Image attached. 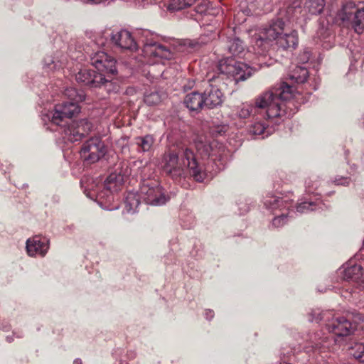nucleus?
Here are the masks:
<instances>
[{
  "instance_id": "f257e3e1",
  "label": "nucleus",
  "mask_w": 364,
  "mask_h": 364,
  "mask_svg": "<svg viewBox=\"0 0 364 364\" xmlns=\"http://www.w3.org/2000/svg\"><path fill=\"white\" fill-rule=\"evenodd\" d=\"M196 154L189 148L183 149L181 160L178 154L169 151L163 155V170L177 180L185 176L186 168L197 182H203L207 173H216L227 163L229 151L217 141L211 142L201 139L195 141Z\"/></svg>"
},
{
  "instance_id": "f03ea898",
  "label": "nucleus",
  "mask_w": 364,
  "mask_h": 364,
  "mask_svg": "<svg viewBox=\"0 0 364 364\" xmlns=\"http://www.w3.org/2000/svg\"><path fill=\"white\" fill-rule=\"evenodd\" d=\"M292 97L291 87L283 82L279 87L272 89L257 97L255 107L266 109L269 119L284 116L289 117L293 114L290 108V105H293L290 101Z\"/></svg>"
},
{
  "instance_id": "7ed1b4c3",
  "label": "nucleus",
  "mask_w": 364,
  "mask_h": 364,
  "mask_svg": "<svg viewBox=\"0 0 364 364\" xmlns=\"http://www.w3.org/2000/svg\"><path fill=\"white\" fill-rule=\"evenodd\" d=\"M329 333L322 336L321 333H316L312 338V348L320 351L330 350L336 344V337H344L350 335L354 328L352 323L345 317L333 318L326 324Z\"/></svg>"
},
{
  "instance_id": "20e7f679",
  "label": "nucleus",
  "mask_w": 364,
  "mask_h": 364,
  "mask_svg": "<svg viewBox=\"0 0 364 364\" xmlns=\"http://www.w3.org/2000/svg\"><path fill=\"white\" fill-rule=\"evenodd\" d=\"M284 21L279 18L272 19L268 25L251 37V43L255 54L264 58L273 41H276L284 32Z\"/></svg>"
},
{
  "instance_id": "39448f33",
  "label": "nucleus",
  "mask_w": 364,
  "mask_h": 364,
  "mask_svg": "<svg viewBox=\"0 0 364 364\" xmlns=\"http://www.w3.org/2000/svg\"><path fill=\"white\" fill-rule=\"evenodd\" d=\"M218 69L219 75L213 76L209 81H220L223 75L232 76L235 80H245L252 75V68L242 62H237L232 58L223 59L219 62Z\"/></svg>"
},
{
  "instance_id": "423d86ee",
  "label": "nucleus",
  "mask_w": 364,
  "mask_h": 364,
  "mask_svg": "<svg viewBox=\"0 0 364 364\" xmlns=\"http://www.w3.org/2000/svg\"><path fill=\"white\" fill-rule=\"evenodd\" d=\"M139 197L146 204L152 205H164L168 200L162 187L156 180L143 181L139 190Z\"/></svg>"
},
{
  "instance_id": "0eeeda50",
  "label": "nucleus",
  "mask_w": 364,
  "mask_h": 364,
  "mask_svg": "<svg viewBox=\"0 0 364 364\" xmlns=\"http://www.w3.org/2000/svg\"><path fill=\"white\" fill-rule=\"evenodd\" d=\"M80 112V107L75 102H66L55 106L51 122L63 129L69 124L71 118Z\"/></svg>"
},
{
  "instance_id": "6e6552de",
  "label": "nucleus",
  "mask_w": 364,
  "mask_h": 364,
  "mask_svg": "<svg viewBox=\"0 0 364 364\" xmlns=\"http://www.w3.org/2000/svg\"><path fill=\"white\" fill-rule=\"evenodd\" d=\"M107 152L106 146L100 137H92L81 148L80 156L89 163L98 161Z\"/></svg>"
},
{
  "instance_id": "1a4fd4ad",
  "label": "nucleus",
  "mask_w": 364,
  "mask_h": 364,
  "mask_svg": "<svg viewBox=\"0 0 364 364\" xmlns=\"http://www.w3.org/2000/svg\"><path fill=\"white\" fill-rule=\"evenodd\" d=\"M90 63L99 72L104 74L107 78L109 75L117 73L115 59L104 51H97L90 55Z\"/></svg>"
},
{
  "instance_id": "9d476101",
  "label": "nucleus",
  "mask_w": 364,
  "mask_h": 364,
  "mask_svg": "<svg viewBox=\"0 0 364 364\" xmlns=\"http://www.w3.org/2000/svg\"><path fill=\"white\" fill-rule=\"evenodd\" d=\"M92 129V123L86 119L72 121L63 128V132L68 140L75 142L81 140Z\"/></svg>"
},
{
  "instance_id": "9b49d317",
  "label": "nucleus",
  "mask_w": 364,
  "mask_h": 364,
  "mask_svg": "<svg viewBox=\"0 0 364 364\" xmlns=\"http://www.w3.org/2000/svg\"><path fill=\"white\" fill-rule=\"evenodd\" d=\"M76 80L90 87H100L109 83L111 80L102 73H97L95 70L83 68L75 75Z\"/></svg>"
},
{
  "instance_id": "f8f14e48",
  "label": "nucleus",
  "mask_w": 364,
  "mask_h": 364,
  "mask_svg": "<svg viewBox=\"0 0 364 364\" xmlns=\"http://www.w3.org/2000/svg\"><path fill=\"white\" fill-rule=\"evenodd\" d=\"M340 18L343 21H350L357 33H362L364 31V8L357 9L354 13L348 11L346 8H343Z\"/></svg>"
},
{
  "instance_id": "ddd939ff",
  "label": "nucleus",
  "mask_w": 364,
  "mask_h": 364,
  "mask_svg": "<svg viewBox=\"0 0 364 364\" xmlns=\"http://www.w3.org/2000/svg\"><path fill=\"white\" fill-rule=\"evenodd\" d=\"M212 81L208 80L209 87L206 88L203 95L204 106L213 109L223 102V95L220 90L218 87L217 85L210 83ZM214 82H219L220 81H213Z\"/></svg>"
},
{
  "instance_id": "4468645a",
  "label": "nucleus",
  "mask_w": 364,
  "mask_h": 364,
  "mask_svg": "<svg viewBox=\"0 0 364 364\" xmlns=\"http://www.w3.org/2000/svg\"><path fill=\"white\" fill-rule=\"evenodd\" d=\"M111 41L114 46L121 50H134L136 49V43L134 40L131 33L126 30H121L112 33Z\"/></svg>"
},
{
  "instance_id": "2eb2a0df",
  "label": "nucleus",
  "mask_w": 364,
  "mask_h": 364,
  "mask_svg": "<svg viewBox=\"0 0 364 364\" xmlns=\"http://www.w3.org/2000/svg\"><path fill=\"white\" fill-rule=\"evenodd\" d=\"M143 52L147 57L159 58L161 59L169 60L173 57V51L156 42L146 43L144 46Z\"/></svg>"
},
{
  "instance_id": "dca6fc26",
  "label": "nucleus",
  "mask_w": 364,
  "mask_h": 364,
  "mask_svg": "<svg viewBox=\"0 0 364 364\" xmlns=\"http://www.w3.org/2000/svg\"><path fill=\"white\" fill-rule=\"evenodd\" d=\"M49 248L48 240L46 237L35 236L26 242V250L30 256L43 257Z\"/></svg>"
},
{
  "instance_id": "f3484780",
  "label": "nucleus",
  "mask_w": 364,
  "mask_h": 364,
  "mask_svg": "<svg viewBox=\"0 0 364 364\" xmlns=\"http://www.w3.org/2000/svg\"><path fill=\"white\" fill-rule=\"evenodd\" d=\"M344 278L364 288V270L360 265L355 264L346 268Z\"/></svg>"
},
{
  "instance_id": "a211bd4d",
  "label": "nucleus",
  "mask_w": 364,
  "mask_h": 364,
  "mask_svg": "<svg viewBox=\"0 0 364 364\" xmlns=\"http://www.w3.org/2000/svg\"><path fill=\"white\" fill-rule=\"evenodd\" d=\"M275 44L278 48L284 50L289 48H295L298 44V36L296 31H292L290 33H284L279 36L275 41Z\"/></svg>"
},
{
  "instance_id": "6ab92c4d",
  "label": "nucleus",
  "mask_w": 364,
  "mask_h": 364,
  "mask_svg": "<svg viewBox=\"0 0 364 364\" xmlns=\"http://www.w3.org/2000/svg\"><path fill=\"white\" fill-rule=\"evenodd\" d=\"M186 107L192 112H199L204 106L203 95L197 92L188 94L184 99Z\"/></svg>"
},
{
  "instance_id": "aec40b11",
  "label": "nucleus",
  "mask_w": 364,
  "mask_h": 364,
  "mask_svg": "<svg viewBox=\"0 0 364 364\" xmlns=\"http://www.w3.org/2000/svg\"><path fill=\"white\" fill-rule=\"evenodd\" d=\"M123 181V176L121 173L118 175L116 173H111L108 176L104 182L103 187L109 193L117 192Z\"/></svg>"
},
{
  "instance_id": "412c9836",
  "label": "nucleus",
  "mask_w": 364,
  "mask_h": 364,
  "mask_svg": "<svg viewBox=\"0 0 364 364\" xmlns=\"http://www.w3.org/2000/svg\"><path fill=\"white\" fill-rule=\"evenodd\" d=\"M154 143V139L150 134L135 138V144L139 148V151L146 152L150 151Z\"/></svg>"
},
{
  "instance_id": "4be33fe9",
  "label": "nucleus",
  "mask_w": 364,
  "mask_h": 364,
  "mask_svg": "<svg viewBox=\"0 0 364 364\" xmlns=\"http://www.w3.org/2000/svg\"><path fill=\"white\" fill-rule=\"evenodd\" d=\"M289 78L296 83H304L309 76L307 69L302 66H296L289 75Z\"/></svg>"
},
{
  "instance_id": "5701e85b",
  "label": "nucleus",
  "mask_w": 364,
  "mask_h": 364,
  "mask_svg": "<svg viewBox=\"0 0 364 364\" xmlns=\"http://www.w3.org/2000/svg\"><path fill=\"white\" fill-rule=\"evenodd\" d=\"M139 196L134 192L127 193L124 199V208L127 213H134L138 208L139 202Z\"/></svg>"
},
{
  "instance_id": "b1692460",
  "label": "nucleus",
  "mask_w": 364,
  "mask_h": 364,
  "mask_svg": "<svg viewBox=\"0 0 364 364\" xmlns=\"http://www.w3.org/2000/svg\"><path fill=\"white\" fill-rule=\"evenodd\" d=\"M305 6L311 14L317 15L322 12L325 6L324 0H307Z\"/></svg>"
},
{
  "instance_id": "393cba45",
  "label": "nucleus",
  "mask_w": 364,
  "mask_h": 364,
  "mask_svg": "<svg viewBox=\"0 0 364 364\" xmlns=\"http://www.w3.org/2000/svg\"><path fill=\"white\" fill-rule=\"evenodd\" d=\"M196 0H171L168 6V10L176 11L191 6Z\"/></svg>"
},
{
  "instance_id": "a878e982",
  "label": "nucleus",
  "mask_w": 364,
  "mask_h": 364,
  "mask_svg": "<svg viewBox=\"0 0 364 364\" xmlns=\"http://www.w3.org/2000/svg\"><path fill=\"white\" fill-rule=\"evenodd\" d=\"M287 200L279 197H269L264 200V205L269 209L284 208L287 206Z\"/></svg>"
},
{
  "instance_id": "bb28decb",
  "label": "nucleus",
  "mask_w": 364,
  "mask_h": 364,
  "mask_svg": "<svg viewBox=\"0 0 364 364\" xmlns=\"http://www.w3.org/2000/svg\"><path fill=\"white\" fill-rule=\"evenodd\" d=\"M64 95L70 99V102L78 103L85 100V96L82 91L79 92L74 87H68L64 91Z\"/></svg>"
},
{
  "instance_id": "cd10ccee",
  "label": "nucleus",
  "mask_w": 364,
  "mask_h": 364,
  "mask_svg": "<svg viewBox=\"0 0 364 364\" xmlns=\"http://www.w3.org/2000/svg\"><path fill=\"white\" fill-rule=\"evenodd\" d=\"M350 353L359 362H364V343H355L351 348Z\"/></svg>"
},
{
  "instance_id": "c85d7f7f",
  "label": "nucleus",
  "mask_w": 364,
  "mask_h": 364,
  "mask_svg": "<svg viewBox=\"0 0 364 364\" xmlns=\"http://www.w3.org/2000/svg\"><path fill=\"white\" fill-rule=\"evenodd\" d=\"M228 49L233 55H238L243 51L244 46L239 38H234L229 42Z\"/></svg>"
},
{
  "instance_id": "c756f323",
  "label": "nucleus",
  "mask_w": 364,
  "mask_h": 364,
  "mask_svg": "<svg viewBox=\"0 0 364 364\" xmlns=\"http://www.w3.org/2000/svg\"><path fill=\"white\" fill-rule=\"evenodd\" d=\"M144 101L149 106L156 105L161 101V97L159 92L154 91L145 94Z\"/></svg>"
},
{
  "instance_id": "7c9ffc66",
  "label": "nucleus",
  "mask_w": 364,
  "mask_h": 364,
  "mask_svg": "<svg viewBox=\"0 0 364 364\" xmlns=\"http://www.w3.org/2000/svg\"><path fill=\"white\" fill-rule=\"evenodd\" d=\"M255 107L248 104H242L237 110V114L240 118L246 119L252 113Z\"/></svg>"
},
{
  "instance_id": "2f4dec72",
  "label": "nucleus",
  "mask_w": 364,
  "mask_h": 364,
  "mask_svg": "<svg viewBox=\"0 0 364 364\" xmlns=\"http://www.w3.org/2000/svg\"><path fill=\"white\" fill-rule=\"evenodd\" d=\"M316 209V205L314 203L304 202L296 206V211L301 213H305L310 210H315Z\"/></svg>"
},
{
  "instance_id": "473e14b6",
  "label": "nucleus",
  "mask_w": 364,
  "mask_h": 364,
  "mask_svg": "<svg viewBox=\"0 0 364 364\" xmlns=\"http://www.w3.org/2000/svg\"><path fill=\"white\" fill-rule=\"evenodd\" d=\"M265 129L266 127L263 123L257 122L250 128V132L255 135H261L264 133Z\"/></svg>"
},
{
  "instance_id": "72a5a7b5",
  "label": "nucleus",
  "mask_w": 364,
  "mask_h": 364,
  "mask_svg": "<svg viewBox=\"0 0 364 364\" xmlns=\"http://www.w3.org/2000/svg\"><path fill=\"white\" fill-rule=\"evenodd\" d=\"M287 219V215L285 214H282L279 216L275 217L272 220V225L275 227L282 226L286 223Z\"/></svg>"
},
{
  "instance_id": "f704fd0d",
  "label": "nucleus",
  "mask_w": 364,
  "mask_h": 364,
  "mask_svg": "<svg viewBox=\"0 0 364 364\" xmlns=\"http://www.w3.org/2000/svg\"><path fill=\"white\" fill-rule=\"evenodd\" d=\"M321 319H322V316H321V314L320 313L319 310H314L311 313L310 318H309V320L310 321H315L316 322H318Z\"/></svg>"
},
{
  "instance_id": "c9c22d12",
  "label": "nucleus",
  "mask_w": 364,
  "mask_h": 364,
  "mask_svg": "<svg viewBox=\"0 0 364 364\" xmlns=\"http://www.w3.org/2000/svg\"><path fill=\"white\" fill-rule=\"evenodd\" d=\"M334 183L337 185L347 186L350 183V179L348 178L341 177L338 179L336 178Z\"/></svg>"
},
{
  "instance_id": "e433bc0d",
  "label": "nucleus",
  "mask_w": 364,
  "mask_h": 364,
  "mask_svg": "<svg viewBox=\"0 0 364 364\" xmlns=\"http://www.w3.org/2000/svg\"><path fill=\"white\" fill-rule=\"evenodd\" d=\"M214 316V314H213V311H211V310H207L205 311V316H206V318L208 319H210L213 317Z\"/></svg>"
},
{
  "instance_id": "4c0bfd02",
  "label": "nucleus",
  "mask_w": 364,
  "mask_h": 364,
  "mask_svg": "<svg viewBox=\"0 0 364 364\" xmlns=\"http://www.w3.org/2000/svg\"><path fill=\"white\" fill-rule=\"evenodd\" d=\"M309 53L308 52H305L304 54H303V58H302V60L304 63L305 62H307L309 59Z\"/></svg>"
},
{
  "instance_id": "58836bf2",
  "label": "nucleus",
  "mask_w": 364,
  "mask_h": 364,
  "mask_svg": "<svg viewBox=\"0 0 364 364\" xmlns=\"http://www.w3.org/2000/svg\"><path fill=\"white\" fill-rule=\"evenodd\" d=\"M258 65L260 66V67H262L263 65H266V66H268L269 65H267V63L265 62H263L262 60H260L259 59V63H258Z\"/></svg>"
},
{
  "instance_id": "ea45409f",
  "label": "nucleus",
  "mask_w": 364,
  "mask_h": 364,
  "mask_svg": "<svg viewBox=\"0 0 364 364\" xmlns=\"http://www.w3.org/2000/svg\"><path fill=\"white\" fill-rule=\"evenodd\" d=\"M73 364H82V360L80 359H75L73 362Z\"/></svg>"
},
{
  "instance_id": "a19ab883",
  "label": "nucleus",
  "mask_w": 364,
  "mask_h": 364,
  "mask_svg": "<svg viewBox=\"0 0 364 364\" xmlns=\"http://www.w3.org/2000/svg\"><path fill=\"white\" fill-rule=\"evenodd\" d=\"M127 174H128L127 171L126 173H123V175H124H124H127Z\"/></svg>"
}]
</instances>
